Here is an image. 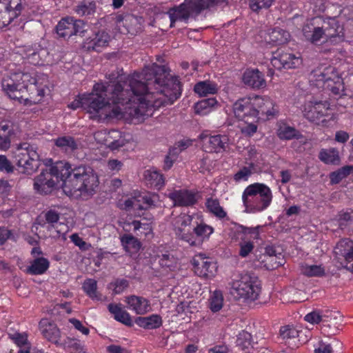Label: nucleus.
Instances as JSON below:
<instances>
[{"mask_svg": "<svg viewBox=\"0 0 353 353\" xmlns=\"http://www.w3.org/2000/svg\"><path fill=\"white\" fill-rule=\"evenodd\" d=\"M120 239L125 252L130 254L137 253L141 247L139 240L132 234H125L121 236Z\"/></svg>", "mask_w": 353, "mask_h": 353, "instance_id": "32", "label": "nucleus"}, {"mask_svg": "<svg viewBox=\"0 0 353 353\" xmlns=\"http://www.w3.org/2000/svg\"><path fill=\"white\" fill-rule=\"evenodd\" d=\"M243 82L252 88H261L265 86L264 76L258 69H248L243 75Z\"/></svg>", "mask_w": 353, "mask_h": 353, "instance_id": "25", "label": "nucleus"}, {"mask_svg": "<svg viewBox=\"0 0 353 353\" xmlns=\"http://www.w3.org/2000/svg\"><path fill=\"white\" fill-rule=\"evenodd\" d=\"M73 170L70 164L65 161H57L50 168L57 183L62 181L61 187L64 192L66 190V182L72 179L73 176Z\"/></svg>", "mask_w": 353, "mask_h": 353, "instance_id": "20", "label": "nucleus"}, {"mask_svg": "<svg viewBox=\"0 0 353 353\" xmlns=\"http://www.w3.org/2000/svg\"><path fill=\"white\" fill-rule=\"evenodd\" d=\"M341 348V343L336 339L332 340L330 343L321 341L315 348L314 353H332L334 349L340 350Z\"/></svg>", "mask_w": 353, "mask_h": 353, "instance_id": "50", "label": "nucleus"}, {"mask_svg": "<svg viewBox=\"0 0 353 353\" xmlns=\"http://www.w3.org/2000/svg\"><path fill=\"white\" fill-rule=\"evenodd\" d=\"M135 323L144 329L153 330L161 326L162 319L158 314H152L145 317H137L135 319Z\"/></svg>", "mask_w": 353, "mask_h": 353, "instance_id": "31", "label": "nucleus"}, {"mask_svg": "<svg viewBox=\"0 0 353 353\" xmlns=\"http://www.w3.org/2000/svg\"><path fill=\"white\" fill-rule=\"evenodd\" d=\"M194 215H189L186 214H181L178 217V223L180 225L179 228L186 227L188 225H190L193 219H194Z\"/></svg>", "mask_w": 353, "mask_h": 353, "instance_id": "64", "label": "nucleus"}, {"mask_svg": "<svg viewBox=\"0 0 353 353\" xmlns=\"http://www.w3.org/2000/svg\"><path fill=\"white\" fill-rule=\"evenodd\" d=\"M141 17L133 14H126L124 28L128 33L136 34L141 28Z\"/></svg>", "mask_w": 353, "mask_h": 353, "instance_id": "42", "label": "nucleus"}, {"mask_svg": "<svg viewBox=\"0 0 353 353\" xmlns=\"http://www.w3.org/2000/svg\"><path fill=\"white\" fill-rule=\"evenodd\" d=\"M272 65L276 70L295 68L301 64V59L288 50L278 49L271 59Z\"/></svg>", "mask_w": 353, "mask_h": 353, "instance_id": "11", "label": "nucleus"}, {"mask_svg": "<svg viewBox=\"0 0 353 353\" xmlns=\"http://www.w3.org/2000/svg\"><path fill=\"white\" fill-rule=\"evenodd\" d=\"M251 174L252 170L250 168L243 167L234 174V179L236 181L247 180Z\"/></svg>", "mask_w": 353, "mask_h": 353, "instance_id": "62", "label": "nucleus"}, {"mask_svg": "<svg viewBox=\"0 0 353 353\" xmlns=\"http://www.w3.org/2000/svg\"><path fill=\"white\" fill-rule=\"evenodd\" d=\"M65 186V193L68 196L87 200L97 192L98 176L90 168H74L72 179L66 182Z\"/></svg>", "mask_w": 353, "mask_h": 353, "instance_id": "2", "label": "nucleus"}, {"mask_svg": "<svg viewBox=\"0 0 353 353\" xmlns=\"http://www.w3.org/2000/svg\"><path fill=\"white\" fill-rule=\"evenodd\" d=\"M223 3H227L226 0H185L168 11L170 27H174L177 21L187 22L190 18L195 19L203 10Z\"/></svg>", "mask_w": 353, "mask_h": 353, "instance_id": "4", "label": "nucleus"}, {"mask_svg": "<svg viewBox=\"0 0 353 353\" xmlns=\"http://www.w3.org/2000/svg\"><path fill=\"white\" fill-rule=\"evenodd\" d=\"M330 104L327 101H308L305 104L303 114L304 117L311 122L319 124L323 123L325 119L321 121L329 109Z\"/></svg>", "mask_w": 353, "mask_h": 353, "instance_id": "12", "label": "nucleus"}, {"mask_svg": "<svg viewBox=\"0 0 353 353\" xmlns=\"http://www.w3.org/2000/svg\"><path fill=\"white\" fill-rule=\"evenodd\" d=\"M114 294H118L123 292L128 286L129 282L124 279H117L110 284Z\"/></svg>", "mask_w": 353, "mask_h": 353, "instance_id": "56", "label": "nucleus"}, {"mask_svg": "<svg viewBox=\"0 0 353 353\" xmlns=\"http://www.w3.org/2000/svg\"><path fill=\"white\" fill-rule=\"evenodd\" d=\"M48 54L46 48H39L37 50L29 49L27 51L26 58L32 65H43L46 61Z\"/></svg>", "mask_w": 353, "mask_h": 353, "instance_id": "33", "label": "nucleus"}, {"mask_svg": "<svg viewBox=\"0 0 353 353\" xmlns=\"http://www.w3.org/2000/svg\"><path fill=\"white\" fill-rule=\"evenodd\" d=\"M274 0H250L249 6L253 12H258L262 9L269 8Z\"/></svg>", "mask_w": 353, "mask_h": 353, "instance_id": "55", "label": "nucleus"}, {"mask_svg": "<svg viewBox=\"0 0 353 353\" xmlns=\"http://www.w3.org/2000/svg\"><path fill=\"white\" fill-rule=\"evenodd\" d=\"M325 39L332 43H340L344 40V28L335 17L323 18L322 23Z\"/></svg>", "mask_w": 353, "mask_h": 353, "instance_id": "13", "label": "nucleus"}, {"mask_svg": "<svg viewBox=\"0 0 353 353\" xmlns=\"http://www.w3.org/2000/svg\"><path fill=\"white\" fill-rule=\"evenodd\" d=\"M10 79L17 83H21V84L26 86L28 90L29 89V86L31 87L37 84L36 79L29 72H15L12 74Z\"/></svg>", "mask_w": 353, "mask_h": 353, "instance_id": "43", "label": "nucleus"}, {"mask_svg": "<svg viewBox=\"0 0 353 353\" xmlns=\"http://www.w3.org/2000/svg\"><path fill=\"white\" fill-rule=\"evenodd\" d=\"M194 272L199 276L211 277L216 269V265L203 254H199L192 259Z\"/></svg>", "mask_w": 353, "mask_h": 353, "instance_id": "19", "label": "nucleus"}, {"mask_svg": "<svg viewBox=\"0 0 353 353\" xmlns=\"http://www.w3.org/2000/svg\"><path fill=\"white\" fill-rule=\"evenodd\" d=\"M321 316L320 310H315L306 314L304 319L312 324H318L321 323Z\"/></svg>", "mask_w": 353, "mask_h": 353, "instance_id": "60", "label": "nucleus"}, {"mask_svg": "<svg viewBox=\"0 0 353 353\" xmlns=\"http://www.w3.org/2000/svg\"><path fill=\"white\" fill-rule=\"evenodd\" d=\"M84 292L92 299L99 300L100 295L97 291V282L94 279H88L83 283Z\"/></svg>", "mask_w": 353, "mask_h": 353, "instance_id": "51", "label": "nucleus"}, {"mask_svg": "<svg viewBox=\"0 0 353 353\" xmlns=\"http://www.w3.org/2000/svg\"><path fill=\"white\" fill-rule=\"evenodd\" d=\"M14 167L5 155H0V171L11 173Z\"/></svg>", "mask_w": 353, "mask_h": 353, "instance_id": "61", "label": "nucleus"}, {"mask_svg": "<svg viewBox=\"0 0 353 353\" xmlns=\"http://www.w3.org/2000/svg\"><path fill=\"white\" fill-rule=\"evenodd\" d=\"M39 330L45 339L57 346L60 345L61 332L54 323H50L47 319H42L39 323Z\"/></svg>", "mask_w": 353, "mask_h": 353, "instance_id": "23", "label": "nucleus"}, {"mask_svg": "<svg viewBox=\"0 0 353 353\" xmlns=\"http://www.w3.org/2000/svg\"><path fill=\"white\" fill-rule=\"evenodd\" d=\"M105 77L108 82L96 83L92 92L74 99L68 108L82 107L98 121L120 119L125 112L141 121L152 114L153 108L171 105L181 94L179 80L157 63L127 77L118 70Z\"/></svg>", "mask_w": 353, "mask_h": 353, "instance_id": "1", "label": "nucleus"}, {"mask_svg": "<svg viewBox=\"0 0 353 353\" xmlns=\"http://www.w3.org/2000/svg\"><path fill=\"white\" fill-rule=\"evenodd\" d=\"M334 254L339 260L343 259L346 262L344 267L353 272V241L348 239H341L334 248Z\"/></svg>", "mask_w": 353, "mask_h": 353, "instance_id": "15", "label": "nucleus"}, {"mask_svg": "<svg viewBox=\"0 0 353 353\" xmlns=\"http://www.w3.org/2000/svg\"><path fill=\"white\" fill-rule=\"evenodd\" d=\"M16 160L17 166L23 169L21 172L28 174L35 172L39 166V156L32 145L19 149Z\"/></svg>", "mask_w": 353, "mask_h": 353, "instance_id": "8", "label": "nucleus"}, {"mask_svg": "<svg viewBox=\"0 0 353 353\" xmlns=\"http://www.w3.org/2000/svg\"><path fill=\"white\" fill-rule=\"evenodd\" d=\"M206 207L208 210L219 219L225 218L227 216L226 212L220 205L217 199H208L206 201Z\"/></svg>", "mask_w": 353, "mask_h": 353, "instance_id": "49", "label": "nucleus"}, {"mask_svg": "<svg viewBox=\"0 0 353 353\" xmlns=\"http://www.w3.org/2000/svg\"><path fill=\"white\" fill-rule=\"evenodd\" d=\"M196 226L193 228V231L196 236L195 237L200 240L201 242L202 240L208 238L214 232V230L211 226L204 223H199L198 222H196Z\"/></svg>", "mask_w": 353, "mask_h": 353, "instance_id": "47", "label": "nucleus"}, {"mask_svg": "<svg viewBox=\"0 0 353 353\" xmlns=\"http://www.w3.org/2000/svg\"><path fill=\"white\" fill-rule=\"evenodd\" d=\"M72 25L74 26V34H82L85 31V23L83 20L74 19L72 17Z\"/></svg>", "mask_w": 353, "mask_h": 353, "instance_id": "63", "label": "nucleus"}, {"mask_svg": "<svg viewBox=\"0 0 353 353\" xmlns=\"http://www.w3.org/2000/svg\"><path fill=\"white\" fill-rule=\"evenodd\" d=\"M55 145L65 152H71L77 148V143L72 137H61L55 140Z\"/></svg>", "mask_w": 353, "mask_h": 353, "instance_id": "45", "label": "nucleus"}, {"mask_svg": "<svg viewBox=\"0 0 353 353\" xmlns=\"http://www.w3.org/2000/svg\"><path fill=\"white\" fill-rule=\"evenodd\" d=\"M310 81L316 82L318 87L329 89L334 94H340L343 90V79L332 65H321L314 69L311 73Z\"/></svg>", "mask_w": 353, "mask_h": 353, "instance_id": "6", "label": "nucleus"}, {"mask_svg": "<svg viewBox=\"0 0 353 353\" xmlns=\"http://www.w3.org/2000/svg\"><path fill=\"white\" fill-rule=\"evenodd\" d=\"M319 158L326 164L338 165L340 163L339 151L336 148L322 149L319 152Z\"/></svg>", "mask_w": 353, "mask_h": 353, "instance_id": "38", "label": "nucleus"}, {"mask_svg": "<svg viewBox=\"0 0 353 353\" xmlns=\"http://www.w3.org/2000/svg\"><path fill=\"white\" fill-rule=\"evenodd\" d=\"M230 293L236 299L247 301L256 300L261 291V281L253 272H243L238 274L229 283Z\"/></svg>", "mask_w": 353, "mask_h": 353, "instance_id": "5", "label": "nucleus"}, {"mask_svg": "<svg viewBox=\"0 0 353 353\" xmlns=\"http://www.w3.org/2000/svg\"><path fill=\"white\" fill-rule=\"evenodd\" d=\"M323 17H317L307 20L303 27V33L307 41L314 43L325 38L322 26Z\"/></svg>", "mask_w": 353, "mask_h": 353, "instance_id": "14", "label": "nucleus"}, {"mask_svg": "<svg viewBox=\"0 0 353 353\" xmlns=\"http://www.w3.org/2000/svg\"><path fill=\"white\" fill-rule=\"evenodd\" d=\"M194 92L199 96L214 94L218 91L217 84L210 81H199L195 84Z\"/></svg>", "mask_w": 353, "mask_h": 353, "instance_id": "36", "label": "nucleus"}, {"mask_svg": "<svg viewBox=\"0 0 353 353\" xmlns=\"http://www.w3.org/2000/svg\"><path fill=\"white\" fill-rule=\"evenodd\" d=\"M110 39V35L105 31H99L92 37L87 38L83 42V48L88 51L101 52L107 46Z\"/></svg>", "mask_w": 353, "mask_h": 353, "instance_id": "21", "label": "nucleus"}, {"mask_svg": "<svg viewBox=\"0 0 353 353\" xmlns=\"http://www.w3.org/2000/svg\"><path fill=\"white\" fill-rule=\"evenodd\" d=\"M125 301L137 314H145L151 309L150 301L143 296L130 295L125 297Z\"/></svg>", "mask_w": 353, "mask_h": 353, "instance_id": "24", "label": "nucleus"}, {"mask_svg": "<svg viewBox=\"0 0 353 353\" xmlns=\"http://www.w3.org/2000/svg\"><path fill=\"white\" fill-rule=\"evenodd\" d=\"M279 334L283 340H288L297 337L299 331L293 325H286L281 327Z\"/></svg>", "mask_w": 353, "mask_h": 353, "instance_id": "53", "label": "nucleus"}, {"mask_svg": "<svg viewBox=\"0 0 353 353\" xmlns=\"http://www.w3.org/2000/svg\"><path fill=\"white\" fill-rule=\"evenodd\" d=\"M26 6V0H0V29L18 18Z\"/></svg>", "mask_w": 353, "mask_h": 353, "instance_id": "7", "label": "nucleus"}, {"mask_svg": "<svg viewBox=\"0 0 353 353\" xmlns=\"http://www.w3.org/2000/svg\"><path fill=\"white\" fill-rule=\"evenodd\" d=\"M216 103L217 101L214 97L202 99L194 105L195 113L203 116L207 115Z\"/></svg>", "mask_w": 353, "mask_h": 353, "instance_id": "39", "label": "nucleus"}, {"mask_svg": "<svg viewBox=\"0 0 353 353\" xmlns=\"http://www.w3.org/2000/svg\"><path fill=\"white\" fill-rule=\"evenodd\" d=\"M12 126L8 123H0V150H6L10 147Z\"/></svg>", "mask_w": 353, "mask_h": 353, "instance_id": "40", "label": "nucleus"}, {"mask_svg": "<svg viewBox=\"0 0 353 353\" xmlns=\"http://www.w3.org/2000/svg\"><path fill=\"white\" fill-rule=\"evenodd\" d=\"M290 37V33L281 28L269 30L265 34V40L272 45H281L287 43Z\"/></svg>", "mask_w": 353, "mask_h": 353, "instance_id": "26", "label": "nucleus"}, {"mask_svg": "<svg viewBox=\"0 0 353 353\" xmlns=\"http://www.w3.org/2000/svg\"><path fill=\"white\" fill-rule=\"evenodd\" d=\"M72 17L62 19L57 26V34L63 39H69L74 34Z\"/></svg>", "mask_w": 353, "mask_h": 353, "instance_id": "34", "label": "nucleus"}, {"mask_svg": "<svg viewBox=\"0 0 353 353\" xmlns=\"http://www.w3.org/2000/svg\"><path fill=\"white\" fill-rule=\"evenodd\" d=\"M256 97H247L237 100L233 105L235 117L248 123L250 119L257 120V112L255 108Z\"/></svg>", "mask_w": 353, "mask_h": 353, "instance_id": "9", "label": "nucleus"}, {"mask_svg": "<svg viewBox=\"0 0 353 353\" xmlns=\"http://www.w3.org/2000/svg\"><path fill=\"white\" fill-rule=\"evenodd\" d=\"M239 255L246 257L254 249V243L252 241H243L239 243Z\"/></svg>", "mask_w": 353, "mask_h": 353, "instance_id": "59", "label": "nucleus"}, {"mask_svg": "<svg viewBox=\"0 0 353 353\" xmlns=\"http://www.w3.org/2000/svg\"><path fill=\"white\" fill-rule=\"evenodd\" d=\"M168 197L175 206H191L196 202V194L188 190H178L170 192Z\"/></svg>", "mask_w": 353, "mask_h": 353, "instance_id": "22", "label": "nucleus"}, {"mask_svg": "<svg viewBox=\"0 0 353 353\" xmlns=\"http://www.w3.org/2000/svg\"><path fill=\"white\" fill-rule=\"evenodd\" d=\"M2 88L10 99L17 100L20 103H27L30 102L35 103L37 101L34 97H27L28 90L26 89V86L22 85L21 83L14 81L11 79L2 81Z\"/></svg>", "mask_w": 353, "mask_h": 353, "instance_id": "10", "label": "nucleus"}, {"mask_svg": "<svg viewBox=\"0 0 353 353\" xmlns=\"http://www.w3.org/2000/svg\"><path fill=\"white\" fill-rule=\"evenodd\" d=\"M273 195L265 184L254 183L245 188L242 194V201L247 213H257L266 210L271 204Z\"/></svg>", "mask_w": 353, "mask_h": 353, "instance_id": "3", "label": "nucleus"}, {"mask_svg": "<svg viewBox=\"0 0 353 353\" xmlns=\"http://www.w3.org/2000/svg\"><path fill=\"white\" fill-rule=\"evenodd\" d=\"M260 226H256L255 228H248L241 225L238 226V232H241L244 234H251L253 235L252 238L254 239H258L259 238V229Z\"/></svg>", "mask_w": 353, "mask_h": 353, "instance_id": "57", "label": "nucleus"}, {"mask_svg": "<svg viewBox=\"0 0 353 353\" xmlns=\"http://www.w3.org/2000/svg\"><path fill=\"white\" fill-rule=\"evenodd\" d=\"M74 12L79 17L94 15L97 11V4L94 1L82 0L73 8Z\"/></svg>", "mask_w": 353, "mask_h": 353, "instance_id": "30", "label": "nucleus"}, {"mask_svg": "<svg viewBox=\"0 0 353 353\" xmlns=\"http://www.w3.org/2000/svg\"><path fill=\"white\" fill-rule=\"evenodd\" d=\"M203 147L207 152H224L229 148V138L221 134L205 136L203 138Z\"/></svg>", "mask_w": 353, "mask_h": 353, "instance_id": "16", "label": "nucleus"}, {"mask_svg": "<svg viewBox=\"0 0 353 353\" xmlns=\"http://www.w3.org/2000/svg\"><path fill=\"white\" fill-rule=\"evenodd\" d=\"M278 137L283 140H290L294 138L299 139L301 134L294 127H291L283 122H280L277 129Z\"/></svg>", "mask_w": 353, "mask_h": 353, "instance_id": "37", "label": "nucleus"}, {"mask_svg": "<svg viewBox=\"0 0 353 353\" xmlns=\"http://www.w3.org/2000/svg\"><path fill=\"white\" fill-rule=\"evenodd\" d=\"M56 184V179L49 168L42 170L35 178L34 188L38 192L46 194L52 191Z\"/></svg>", "mask_w": 353, "mask_h": 353, "instance_id": "18", "label": "nucleus"}, {"mask_svg": "<svg viewBox=\"0 0 353 353\" xmlns=\"http://www.w3.org/2000/svg\"><path fill=\"white\" fill-rule=\"evenodd\" d=\"M68 353H86V348L83 343L77 339L67 338L60 343Z\"/></svg>", "mask_w": 353, "mask_h": 353, "instance_id": "35", "label": "nucleus"}, {"mask_svg": "<svg viewBox=\"0 0 353 353\" xmlns=\"http://www.w3.org/2000/svg\"><path fill=\"white\" fill-rule=\"evenodd\" d=\"M50 262L44 257H37L30 262L26 268V273L31 275H40L44 274L49 268Z\"/></svg>", "mask_w": 353, "mask_h": 353, "instance_id": "29", "label": "nucleus"}, {"mask_svg": "<svg viewBox=\"0 0 353 353\" xmlns=\"http://www.w3.org/2000/svg\"><path fill=\"white\" fill-rule=\"evenodd\" d=\"M256 103L255 108L257 112V120L263 116H265L268 119L276 117L279 113V110L275 103L268 97H263L255 95Z\"/></svg>", "mask_w": 353, "mask_h": 353, "instance_id": "17", "label": "nucleus"}, {"mask_svg": "<svg viewBox=\"0 0 353 353\" xmlns=\"http://www.w3.org/2000/svg\"><path fill=\"white\" fill-rule=\"evenodd\" d=\"M223 305V296L220 290H215L209 299V308L213 312H219Z\"/></svg>", "mask_w": 353, "mask_h": 353, "instance_id": "48", "label": "nucleus"}, {"mask_svg": "<svg viewBox=\"0 0 353 353\" xmlns=\"http://www.w3.org/2000/svg\"><path fill=\"white\" fill-rule=\"evenodd\" d=\"M301 272L303 275L309 277H321L325 274V268L321 265L302 264Z\"/></svg>", "mask_w": 353, "mask_h": 353, "instance_id": "41", "label": "nucleus"}, {"mask_svg": "<svg viewBox=\"0 0 353 353\" xmlns=\"http://www.w3.org/2000/svg\"><path fill=\"white\" fill-rule=\"evenodd\" d=\"M109 312L114 315V318L123 324L132 326V320L130 314L121 307V304L110 303L108 306Z\"/></svg>", "mask_w": 353, "mask_h": 353, "instance_id": "28", "label": "nucleus"}, {"mask_svg": "<svg viewBox=\"0 0 353 353\" xmlns=\"http://www.w3.org/2000/svg\"><path fill=\"white\" fill-rule=\"evenodd\" d=\"M60 219L59 212L54 210H50L46 212H43L36 220V223L50 230L54 228L56 224L58 223Z\"/></svg>", "mask_w": 353, "mask_h": 353, "instance_id": "27", "label": "nucleus"}, {"mask_svg": "<svg viewBox=\"0 0 353 353\" xmlns=\"http://www.w3.org/2000/svg\"><path fill=\"white\" fill-rule=\"evenodd\" d=\"M252 336L246 331H241L237 336L236 345L242 350L248 349L251 345Z\"/></svg>", "mask_w": 353, "mask_h": 353, "instance_id": "54", "label": "nucleus"}, {"mask_svg": "<svg viewBox=\"0 0 353 353\" xmlns=\"http://www.w3.org/2000/svg\"><path fill=\"white\" fill-rule=\"evenodd\" d=\"M353 174V165H345L330 174L332 184H337L343 179Z\"/></svg>", "mask_w": 353, "mask_h": 353, "instance_id": "44", "label": "nucleus"}, {"mask_svg": "<svg viewBox=\"0 0 353 353\" xmlns=\"http://www.w3.org/2000/svg\"><path fill=\"white\" fill-rule=\"evenodd\" d=\"M257 121L258 120L250 119L249 122L246 123L247 125L241 128V132L248 136L253 135L257 130V125L255 124Z\"/></svg>", "mask_w": 353, "mask_h": 353, "instance_id": "58", "label": "nucleus"}, {"mask_svg": "<svg viewBox=\"0 0 353 353\" xmlns=\"http://www.w3.org/2000/svg\"><path fill=\"white\" fill-rule=\"evenodd\" d=\"M145 177L147 181L156 188H160L164 185V179L161 174L156 170H148L145 172Z\"/></svg>", "mask_w": 353, "mask_h": 353, "instance_id": "46", "label": "nucleus"}, {"mask_svg": "<svg viewBox=\"0 0 353 353\" xmlns=\"http://www.w3.org/2000/svg\"><path fill=\"white\" fill-rule=\"evenodd\" d=\"M175 232L177 239L186 242L190 246H196L201 243V241L197 239L193 234L185 232L181 228H176Z\"/></svg>", "mask_w": 353, "mask_h": 353, "instance_id": "52", "label": "nucleus"}]
</instances>
